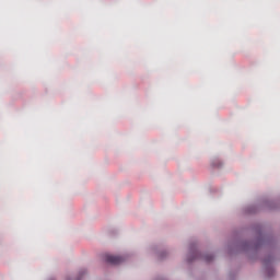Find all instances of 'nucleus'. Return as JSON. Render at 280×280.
<instances>
[{"label": "nucleus", "mask_w": 280, "mask_h": 280, "mask_svg": "<svg viewBox=\"0 0 280 280\" xmlns=\"http://www.w3.org/2000/svg\"><path fill=\"white\" fill-rule=\"evenodd\" d=\"M106 264H112V266H119V264H124V257L121 256H113V255H105Z\"/></svg>", "instance_id": "1"}, {"label": "nucleus", "mask_w": 280, "mask_h": 280, "mask_svg": "<svg viewBox=\"0 0 280 280\" xmlns=\"http://www.w3.org/2000/svg\"><path fill=\"white\" fill-rule=\"evenodd\" d=\"M213 257L211 255L206 256V261H212Z\"/></svg>", "instance_id": "2"}, {"label": "nucleus", "mask_w": 280, "mask_h": 280, "mask_svg": "<svg viewBox=\"0 0 280 280\" xmlns=\"http://www.w3.org/2000/svg\"><path fill=\"white\" fill-rule=\"evenodd\" d=\"M269 272H271V275H273L275 270L270 269Z\"/></svg>", "instance_id": "3"}]
</instances>
